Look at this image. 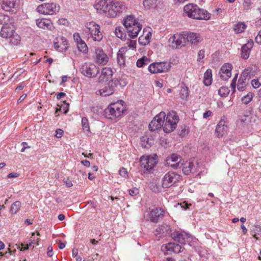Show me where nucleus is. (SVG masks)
Wrapping results in <instances>:
<instances>
[{
    "mask_svg": "<svg viewBox=\"0 0 261 261\" xmlns=\"http://www.w3.org/2000/svg\"><path fill=\"white\" fill-rule=\"evenodd\" d=\"M183 16L197 20H209L211 14L206 10L200 9L194 4L189 3L186 5L183 8Z\"/></svg>",
    "mask_w": 261,
    "mask_h": 261,
    "instance_id": "f257e3e1",
    "label": "nucleus"
},
{
    "mask_svg": "<svg viewBox=\"0 0 261 261\" xmlns=\"http://www.w3.org/2000/svg\"><path fill=\"white\" fill-rule=\"evenodd\" d=\"M123 101L119 100L115 103H112L104 111V116L107 119L115 120L123 114L125 111L123 105Z\"/></svg>",
    "mask_w": 261,
    "mask_h": 261,
    "instance_id": "f03ea898",
    "label": "nucleus"
},
{
    "mask_svg": "<svg viewBox=\"0 0 261 261\" xmlns=\"http://www.w3.org/2000/svg\"><path fill=\"white\" fill-rule=\"evenodd\" d=\"M123 25L125 27L128 35L132 38L138 36L141 30L142 25L133 15L127 16L123 20Z\"/></svg>",
    "mask_w": 261,
    "mask_h": 261,
    "instance_id": "7ed1b4c3",
    "label": "nucleus"
},
{
    "mask_svg": "<svg viewBox=\"0 0 261 261\" xmlns=\"http://www.w3.org/2000/svg\"><path fill=\"white\" fill-rule=\"evenodd\" d=\"M158 162L157 155H143L140 159V166L144 173H150Z\"/></svg>",
    "mask_w": 261,
    "mask_h": 261,
    "instance_id": "20e7f679",
    "label": "nucleus"
},
{
    "mask_svg": "<svg viewBox=\"0 0 261 261\" xmlns=\"http://www.w3.org/2000/svg\"><path fill=\"white\" fill-rule=\"evenodd\" d=\"M179 117L175 111L169 112L165 118L163 130L166 133L173 132L177 127Z\"/></svg>",
    "mask_w": 261,
    "mask_h": 261,
    "instance_id": "39448f33",
    "label": "nucleus"
},
{
    "mask_svg": "<svg viewBox=\"0 0 261 261\" xmlns=\"http://www.w3.org/2000/svg\"><path fill=\"white\" fill-rule=\"evenodd\" d=\"M85 32L88 34L94 41L99 42L103 36L100 31V26L93 21L86 23Z\"/></svg>",
    "mask_w": 261,
    "mask_h": 261,
    "instance_id": "423d86ee",
    "label": "nucleus"
},
{
    "mask_svg": "<svg viewBox=\"0 0 261 261\" xmlns=\"http://www.w3.org/2000/svg\"><path fill=\"white\" fill-rule=\"evenodd\" d=\"M119 83V81L117 79H112L107 85L96 91V94L102 97L112 95L116 91V88Z\"/></svg>",
    "mask_w": 261,
    "mask_h": 261,
    "instance_id": "0eeeda50",
    "label": "nucleus"
},
{
    "mask_svg": "<svg viewBox=\"0 0 261 261\" xmlns=\"http://www.w3.org/2000/svg\"><path fill=\"white\" fill-rule=\"evenodd\" d=\"M171 67L170 63L166 61L153 62L149 65L148 70L153 74L165 73L168 72Z\"/></svg>",
    "mask_w": 261,
    "mask_h": 261,
    "instance_id": "6e6552de",
    "label": "nucleus"
},
{
    "mask_svg": "<svg viewBox=\"0 0 261 261\" xmlns=\"http://www.w3.org/2000/svg\"><path fill=\"white\" fill-rule=\"evenodd\" d=\"M80 71L85 76L93 78L98 73L99 68L94 64L85 63L81 65Z\"/></svg>",
    "mask_w": 261,
    "mask_h": 261,
    "instance_id": "1a4fd4ad",
    "label": "nucleus"
},
{
    "mask_svg": "<svg viewBox=\"0 0 261 261\" xmlns=\"http://www.w3.org/2000/svg\"><path fill=\"white\" fill-rule=\"evenodd\" d=\"M60 10V6L56 4L44 3L39 5L37 11L40 14L44 15H54L57 13Z\"/></svg>",
    "mask_w": 261,
    "mask_h": 261,
    "instance_id": "9d476101",
    "label": "nucleus"
},
{
    "mask_svg": "<svg viewBox=\"0 0 261 261\" xmlns=\"http://www.w3.org/2000/svg\"><path fill=\"white\" fill-rule=\"evenodd\" d=\"M180 175L174 172H169L165 174L162 179V185L163 188H168L179 181Z\"/></svg>",
    "mask_w": 261,
    "mask_h": 261,
    "instance_id": "9b49d317",
    "label": "nucleus"
},
{
    "mask_svg": "<svg viewBox=\"0 0 261 261\" xmlns=\"http://www.w3.org/2000/svg\"><path fill=\"white\" fill-rule=\"evenodd\" d=\"M109 17H115L118 14L122 13L126 10V7L123 2L116 1L114 2L111 0Z\"/></svg>",
    "mask_w": 261,
    "mask_h": 261,
    "instance_id": "f8f14e48",
    "label": "nucleus"
},
{
    "mask_svg": "<svg viewBox=\"0 0 261 261\" xmlns=\"http://www.w3.org/2000/svg\"><path fill=\"white\" fill-rule=\"evenodd\" d=\"M165 117V113L164 112H160L150 122L149 124V129L151 131H155L160 129L161 127L163 128Z\"/></svg>",
    "mask_w": 261,
    "mask_h": 261,
    "instance_id": "ddd939ff",
    "label": "nucleus"
},
{
    "mask_svg": "<svg viewBox=\"0 0 261 261\" xmlns=\"http://www.w3.org/2000/svg\"><path fill=\"white\" fill-rule=\"evenodd\" d=\"M110 5L111 0H97L94 7L98 13L108 17Z\"/></svg>",
    "mask_w": 261,
    "mask_h": 261,
    "instance_id": "4468645a",
    "label": "nucleus"
},
{
    "mask_svg": "<svg viewBox=\"0 0 261 261\" xmlns=\"http://www.w3.org/2000/svg\"><path fill=\"white\" fill-rule=\"evenodd\" d=\"M173 240L181 245L190 243L192 240L191 236L185 232L174 231L172 234Z\"/></svg>",
    "mask_w": 261,
    "mask_h": 261,
    "instance_id": "2eb2a0df",
    "label": "nucleus"
},
{
    "mask_svg": "<svg viewBox=\"0 0 261 261\" xmlns=\"http://www.w3.org/2000/svg\"><path fill=\"white\" fill-rule=\"evenodd\" d=\"M54 46L57 51L63 52L66 51L68 48V43L65 37L58 36L54 41Z\"/></svg>",
    "mask_w": 261,
    "mask_h": 261,
    "instance_id": "dca6fc26",
    "label": "nucleus"
},
{
    "mask_svg": "<svg viewBox=\"0 0 261 261\" xmlns=\"http://www.w3.org/2000/svg\"><path fill=\"white\" fill-rule=\"evenodd\" d=\"M1 8L6 12H15L18 7V0H3L1 4Z\"/></svg>",
    "mask_w": 261,
    "mask_h": 261,
    "instance_id": "f3484780",
    "label": "nucleus"
},
{
    "mask_svg": "<svg viewBox=\"0 0 261 261\" xmlns=\"http://www.w3.org/2000/svg\"><path fill=\"white\" fill-rule=\"evenodd\" d=\"M109 60L108 56L104 53L102 49L100 48L95 49L94 61L99 65H106Z\"/></svg>",
    "mask_w": 261,
    "mask_h": 261,
    "instance_id": "a211bd4d",
    "label": "nucleus"
},
{
    "mask_svg": "<svg viewBox=\"0 0 261 261\" xmlns=\"http://www.w3.org/2000/svg\"><path fill=\"white\" fill-rule=\"evenodd\" d=\"M169 42L171 43V46L174 48H178L179 46H184L186 43L184 34H175L169 38Z\"/></svg>",
    "mask_w": 261,
    "mask_h": 261,
    "instance_id": "6ab92c4d",
    "label": "nucleus"
},
{
    "mask_svg": "<svg viewBox=\"0 0 261 261\" xmlns=\"http://www.w3.org/2000/svg\"><path fill=\"white\" fill-rule=\"evenodd\" d=\"M232 65L229 63H225L221 67L219 74L222 80L227 81L231 76Z\"/></svg>",
    "mask_w": 261,
    "mask_h": 261,
    "instance_id": "aec40b11",
    "label": "nucleus"
},
{
    "mask_svg": "<svg viewBox=\"0 0 261 261\" xmlns=\"http://www.w3.org/2000/svg\"><path fill=\"white\" fill-rule=\"evenodd\" d=\"M13 24L14 21L13 23H10V24H5V25H3L0 31L1 37L6 39L8 38L9 37H11L15 32Z\"/></svg>",
    "mask_w": 261,
    "mask_h": 261,
    "instance_id": "412c9836",
    "label": "nucleus"
},
{
    "mask_svg": "<svg viewBox=\"0 0 261 261\" xmlns=\"http://www.w3.org/2000/svg\"><path fill=\"white\" fill-rule=\"evenodd\" d=\"M164 211L161 208L152 209L149 214V218L152 222L156 223L164 216Z\"/></svg>",
    "mask_w": 261,
    "mask_h": 261,
    "instance_id": "4be33fe9",
    "label": "nucleus"
},
{
    "mask_svg": "<svg viewBox=\"0 0 261 261\" xmlns=\"http://www.w3.org/2000/svg\"><path fill=\"white\" fill-rule=\"evenodd\" d=\"M36 23L39 28L51 31L53 27V24L50 19L46 18H39L36 20Z\"/></svg>",
    "mask_w": 261,
    "mask_h": 261,
    "instance_id": "5701e85b",
    "label": "nucleus"
},
{
    "mask_svg": "<svg viewBox=\"0 0 261 261\" xmlns=\"http://www.w3.org/2000/svg\"><path fill=\"white\" fill-rule=\"evenodd\" d=\"M254 42L252 40H250L247 43L242 47L241 57L244 59H247L249 58L251 49L253 47Z\"/></svg>",
    "mask_w": 261,
    "mask_h": 261,
    "instance_id": "b1692460",
    "label": "nucleus"
},
{
    "mask_svg": "<svg viewBox=\"0 0 261 261\" xmlns=\"http://www.w3.org/2000/svg\"><path fill=\"white\" fill-rule=\"evenodd\" d=\"M253 117L250 111H246L244 114L240 115L239 119L242 124L248 125L252 122H255V119H253Z\"/></svg>",
    "mask_w": 261,
    "mask_h": 261,
    "instance_id": "393cba45",
    "label": "nucleus"
},
{
    "mask_svg": "<svg viewBox=\"0 0 261 261\" xmlns=\"http://www.w3.org/2000/svg\"><path fill=\"white\" fill-rule=\"evenodd\" d=\"M227 127L225 124V121L221 119L219 122L215 129V133L217 137L218 138L222 137L226 132Z\"/></svg>",
    "mask_w": 261,
    "mask_h": 261,
    "instance_id": "a878e982",
    "label": "nucleus"
},
{
    "mask_svg": "<svg viewBox=\"0 0 261 261\" xmlns=\"http://www.w3.org/2000/svg\"><path fill=\"white\" fill-rule=\"evenodd\" d=\"M185 40L190 42L191 43H195L201 41V37L199 34L193 32H189L184 34Z\"/></svg>",
    "mask_w": 261,
    "mask_h": 261,
    "instance_id": "bb28decb",
    "label": "nucleus"
},
{
    "mask_svg": "<svg viewBox=\"0 0 261 261\" xmlns=\"http://www.w3.org/2000/svg\"><path fill=\"white\" fill-rule=\"evenodd\" d=\"M182 170L185 175H189L196 171V166L192 162H186L184 164Z\"/></svg>",
    "mask_w": 261,
    "mask_h": 261,
    "instance_id": "cd10ccee",
    "label": "nucleus"
},
{
    "mask_svg": "<svg viewBox=\"0 0 261 261\" xmlns=\"http://www.w3.org/2000/svg\"><path fill=\"white\" fill-rule=\"evenodd\" d=\"M127 50V47H122L117 53V62L120 66H124L125 65V59L124 55Z\"/></svg>",
    "mask_w": 261,
    "mask_h": 261,
    "instance_id": "c85d7f7f",
    "label": "nucleus"
},
{
    "mask_svg": "<svg viewBox=\"0 0 261 261\" xmlns=\"http://www.w3.org/2000/svg\"><path fill=\"white\" fill-rule=\"evenodd\" d=\"M113 75L112 70L110 68L104 67L102 69L101 73L99 77V81L109 80Z\"/></svg>",
    "mask_w": 261,
    "mask_h": 261,
    "instance_id": "c756f323",
    "label": "nucleus"
},
{
    "mask_svg": "<svg viewBox=\"0 0 261 261\" xmlns=\"http://www.w3.org/2000/svg\"><path fill=\"white\" fill-rule=\"evenodd\" d=\"M165 249L168 251H172L175 253H178L181 251V245L175 243H169L166 244Z\"/></svg>",
    "mask_w": 261,
    "mask_h": 261,
    "instance_id": "7c9ffc66",
    "label": "nucleus"
},
{
    "mask_svg": "<svg viewBox=\"0 0 261 261\" xmlns=\"http://www.w3.org/2000/svg\"><path fill=\"white\" fill-rule=\"evenodd\" d=\"M179 97L182 100H187L189 95V88L185 84H182L180 87Z\"/></svg>",
    "mask_w": 261,
    "mask_h": 261,
    "instance_id": "2f4dec72",
    "label": "nucleus"
},
{
    "mask_svg": "<svg viewBox=\"0 0 261 261\" xmlns=\"http://www.w3.org/2000/svg\"><path fill=\"white\" fill-rule=\"evenodd\" d=\"M170 226L167 224H163L160 226L155 230V234L164 235V234H169L170 233Z\"/></svg>",
    "mask_w": 261,
    "mask_h": 261,
    "instance_id": "473e14b6",
    "label": "nucleus"
},
{
    "mask_svg": "<svg viewBox=\"0 0 261 261\" xmlns=\"http://www.w3.org/2000/svg\"><path fill=\"white\" fill-rule=\"evenodd\" d=\"M212 71L211 69H208L204 74L203 83L206 86H208L212 84Z\"/></svg>",
    "mask_w": 261,
    "mask_h": 261,
    "instance_id": "72a5a7b5",
    "label": "nucleus"
},
{
    "mask_svg": "<svg viewBox=\"0 0 261 261\" xmlns=\"http://www.w3.org/2000/svg\"><path fill=\"white\" fill-rule=\"evenodd\" d=\"M8 39H9V44L13 46L17 45L21 41L20 36L15 32L11 37H9Z\"/></svg>",
    "mask_w": 261,
    "mask_h": 261,
    "instance_id": "f704fd0d",
    "label": "nucleus"
},
{
    "mask_svg": "<svg viewBox=\"0 0 261 261\" xmlns=\"http://www.w3.org/2000/svg\"><path fill=\"white\" fill-rule=\"evenodd\" d=\"M13 19L12 18H10V17L7 14L0 12V24L5 25V24H10V23H13Z\"/></svg>",
    "mask_w": 261,
    "mask_h": 261,
    "instance_id": "c9c22d12",
    "label": "nucleus"
},
{
    "mask_svg": "<svg viewBox=\"0 0 261 261\" xmlns=\"http://www.w3.org/2000/svg\"><path fill=\"white\" fill-rule=\"evenodd\" d=\"M151 37V34L150 32L148 33L145 36H140L138 40L139 44L143 45H147L150 42Z\"/></svg>",
    "mask_w": 261,
    "mask_h": 261,
    "instance_id": "e433bc0d",
    "label": "nucleus"
},
{
    "mask_svg": "<svg viewBox=\"0 0 261 261\" xmlns=\"http://www.w3.org/2000/svg\"><path fill=\"white\" fill-rule=\"evenodd\" d=\"M246 28V25L244 22H239L233 27V30L236 33H241L244 31Z\"/></svg>",
    "mask_w": 261,
    "mask_h": 261,
    "instance_id": "4c0bfd02",
    "label": "nucleus"
},
{
    "mask_svg": "<svg viewBox=\"0 0 261 261\" xmlns=\"http://www.w3.org/2000/svg\"><path fill=\"white\" fill-rule=\"evenodd\" d=\"M171 161L174 162L175 163L176 162L179 163V166L180 162L181 161V157L175 153H173L170 156L167 158L166 162L167 163V164H170V162H171Z\"/></svg>",
    "mask_w": 261,
    "mask_h": 261,
    "instance_id": "58836bf2",
    "label": "nucleus"
},
{
    "mask_svg": "<svg viewBox=\"0 0 261 261\" xmlns=\"http://www.w3.org/2000/svg\"><path fill=\"white\" fill-rule=\"evenodd\" d=\"M20 207L21 202L19 201H16L11 204L10 212L12 214H15L18 212Z\"/></svg>",
    "mask_w": 261,
    "mask_h": 261,
    "instance_id": "ea45409f",
    "label": "nucleus"
},
{
    "mask_svg": "<svg viewBox=\"0 0 261 261\" xmlns=\"http://www.w3.org/2000/svg\"><path fill=\"white\" fill-rule=\"evenodd\" d=\"M246 78L241 76L239 80L237 85L238 89L240 91H243L245 89L246 86Z\"/></svg>",
    "mask_w": 261,
    "mask_h": 261,
    "instance_id": "a19ab883",
    "label": "nucleus"
},
{
    "mask_svg": "<svg viewBox=\"0 0 261 261\" xmlns=\"http://www.w3.org/2000/svg\"><path fill=\"white\" fill-rule=\"evenodd\" d=\"M150 62V60L146 57H143L138 59L137 61L136 65L138 67H143L144 65H148Z\"/></svg>",
    "mask_w": 261,
    "mask_h": 261,
    "instance_id": "79ce46f5",
    "label": "nucleus"
},
{
    "mask_svg": "<svg viewBox=\"0 0 261 261\" xmlns=\"http://www.w3.org/2000/svg\"><path fill=\"white\" fill-rule=\"evenodd\" d=\"M77 47L80 52L87 53L88 52V47L84 40H82L76 44Z\"/></svg>",
    "mask_w": 261,
    "mask_h": 261,
    "instance_id": "37998d69",
    "label": "nucleus"
},
{
    "mask_svg": "<svg viewBox=\"0 0 261 261\" xmlns=\"http://www.w3.org/2000/svg\"><path fill=\"white\" fill-rule=\"evenodd\" d=\"M115 33L116 34V36L121 39H123L125 38V34L123 32V29L121 27H117L115 28Z\"/></svg>",
    "mask_w": 261,
    "mask_h": 261,
    "instance_id": "c03bdc74",
    "label": "nucleus"
},
{
    "mask_svg": "<svg viewBox=\"0 0 261 261\" xmlns=\"http://www.w3.org/2000/svg\"><path fill=\"white\" fill-rule=\"evenodd\" d=\"M229 91L227 87L222 86L218 90V93L221 97H226L229 94Z\"/></svg>",
    "mask_w": 261,
    "mask_h": 261,
    "instance_id": "a18cd8bd",
    "label": "nucleus"
},
{
    "mask_svg": "<svg viewBox=\"0 0 261 261\" xmlns=\"http://www.w3.org/2000/svg\"><path fill=\"white\" fill-rule=\"evenodd\" d=\"M253 94L252 93H248L247 95L244 96L242 98V101L243 103L247 105L252 99Z\"/></svg>",
    "mask_w": 261,
    "mask_h": 261,
    "instance_id": "49530a36",
    "label": "nucleus"
},
{
    "mask_svg": "<svg viewBox=\"0 0 261 261\" xmlns=\"http://www.w3.org/2000/svg\"><path fill=\"white\" fill-rule=\"evenodd\" d=\"M205 56V51L204 49L200 50L198 53V58L197 61L198 64H203L204 61H203V58Z\"/></svg>",
    "mask_w": 261,
    "mask_h": 261,
    "instance_id": "de8ad7c7",
    "label": "nucleus"
},
{
    "mask_svg": "<svg viewBox=\"0 0 261 261\" xmlns=\"http://www.w3.org/2000/svg\"><path fill=\"white\" fill-rule=\"evenodd\" d=\"M251 84L254 88H257L261 85V76L251 81Z\"/></svg>",
    "mask_w": 261,
    "mask_h": 261,
    "instance_id": "09e8293b",
    "label": "nucleus"
},
{
    "mask_svg": "<svg viewBox=\"0 0 261 261\" xmlns=\"http://www.w3.org/2000/svg\"><path fill=\"white\" fill-rule=\"evenodd\" d=\"M82 126H83L84 130H85V131H89L90 130V127L89 126L88 120L86 118L84 117L82 118Z\"/></svg>",
    "mask_w": 261,
    "mask_h": 261,
    "instance_id": "8fccbe9b",
    "label": "nucleus"
},
{
    "mask_svg": "<svg viewBox=\"0 0 261 261\" xmlns=\"http://www.w3.org/2000/svg\"><path fill=\"white\" fill-rule=\"evenodd\" d=\"M156 3L155 0H144L143 5L146 8H149Z\"/></svg>",
    "mask_w": 261,
    "mask_h": 261,
    "instance_id": "3c124183",
    "label": "nucleus"
},
{
    "mask_svg": "<svg viewBox=\"0 0 261 261\" xmlns=\"http://www.w3.org/2000/svg\"><path fill=\"white\" fill-rule=\"evenodd\" d=\"M251 233H254L261 236V226L260 225H255L251 230Z\"/></svg>",
    "mask_w": 261,
    "mask_h": 261,
    "instance_id": "603ef678",
    "label": "nucleus"
},
{
    "mask_svg": "<svg viewBox=\"0 0 261 261\" xmlns=\"http://www.w3.org/2000/svg\"><path fill=\"white\" fill-rule=\"evenodd\" d=\"M251 0H244L243 7L245 10H248L251 8Z\"/></svg>",
    "mask_w": 261,
    "mask_h": 261,
    "instance_id": "864d4df0",
    "label": "nucleus"
},
{
    "mask_svg": "<svg viewBox=\"0 0 261 261\" xmlns=\"http://www.w3.org/2000/svg\"><path fill=\"white\" fill-rule=\"evenodd\" d=\"M128 193L130 196H136L139 193V190L137 188H133L128 190Z\"/></svg>",
    "mask_w": 261,
    "mask_h": 261,
    "instance_id": "5fc2aeb1",
    "label": "nucleus"
},
{
    "mask_svg": "<svg viewBox=\"0 0 261 261\" xmlns=\"http://www.w3.org/2000/svg\"><path fill=\"white\" fill-rule=\"evenodd\" d=\"M73 37L74 41L76 43V44H77V43H79L83 40L81 39L79 33H74L73 35Z\"/></svg>",
    "mask_w": 261,
    "mask_h": 261,
    "instance_id": "6e6d98bb",
    "label": "nucleus"
},
{
    "mask_svg": "<svg viewBox=\"0 0 261 261\" xmlns=\"http://www.w3.org/2000/svg\"><path fill=\"white\" fill-rule=\"evenodd\" d=\"M119 174L123 177H126L127 175V170L123 167L121 168L119 170Z\"/></svg>",
    "mask_w": 261,
    "mask_h": 261,
    "instance_id": "4d7b16f0",
    "label": "nucleus"
},
{
    "mask_svg": "<svg viewBox=\"0 0 261 261\" xmlns=\"http://www.w3.org/2000/svg\"><path fill=\"white\" fill-rule=\"evenodd\" d=\"M166 165L167 166L171 167L174 169H177L179 167V163L176 162L175 163L174 162L171 161V162H170V164H167V163L166 162Z\"/></svg>",
    "mask_w": 261,
    "mask_h": 261,
    "instance_id": "13d9d810",
    "label": "nucleus"
},
{
    "mask_svg": "<svg viewBox=\"0 0 261 261\" xmlns=\"http://www.w3.org/2000/svg\"><path fill=\"white\" fill-rule=\"evenodd\" d=\"M127 47L132 49L136 48V42L133 40H129V42L127 43Z\"/></svg>",
    "mask_w": 261,
    "mask_h": 261,
    "instance_id": "bf43d9fd",
    "label": "nucleus"
},
{
    "mask_svg": "<svg viewBox=\"0 0 261 261\" xmlns=\"http://www.w3.org/2000/svg\"><path fill=\"white\" fill-rule=\"evenodd\" d=\"M47 255L48 257H52L54 255L53 248L51 245L47 247Z\"/></svg>",
    "mask_w": 261,
    "mask_h": 261,
    "instance_id": "052dcab7",
    "label": "nucleus"
},
{
    "mask_svg": "<svg viewBox=\"0 0 261 261\" xmlns=\"http://www.w3.org/2000/svg\"><path fill=\"white\" fill-rule=\"evenodd\" d=\"M63 134V130L61 129H57L56 130V135L55 136L57 138H61Z\"/></svg>",
    "mask_w": 261,
    "mask_h": 261,
    "instance_id": "680f3d73",
    "label": "nucleus"
},
{
    "mask_svg": "<svg viewBox=\"0 0 261 261\" xmlns=\"http://www.w3.org/2000/svg\"><path fill=\"white\" fill-rule=\"evenodd\" d=\"M32 243H35V242H32V243H30L29 244H27L25 246H24V245L22 243H21V248L20 249V250L21 251H25V250L29 249V247L32 246Z\"/></svg>",
    "mask_w": 261,
    "mask_h": 261,
    "instance_id": "e2e57ef3",
    "label": "nucleus"
},
{
    "mask_svg": "<svg viewBox=\"0 0 261 261\" xmlns=\"http://www.w3.org/2000/svg\"><path fill=\"white\" fill-rule=\"evenodd\" d=\"M255 40L257 44H261V30L259 31L258 35L255 38Z\"/></svg>",
    "mask_w": 261,
    "mask_h": 261,
    "instance_id": "0e129e2a",
    "label": "nucleus"
},
{
    "mask_svg": "<svg viewBox=\"0 0 261 261\" xmlns=\"http://www.w3.org/2000/svg\"><path fill=\"white\" fill-rule=\"evenodd\" d=\"M18 176H19V174L17 173H16V172L10 173L7 175V177L10 178H15V177H17Z\"/></svg>",
    "mask_w": 261,
    "mask_h": 261,
    "instance_id": "69168bd1",
    "label": "nucleus"
},
{
    "mask_svg": "<svg viewBox=\"0 0 261 261\" xmlns=\"http://www.w3.org/2000/svg\"><path fill=\"white\" fill-rule=\"evenodd\" d=\"M212 115V112L210 111H207L204 112L203 114V117L204 118H207L208 117L211 116Z\"/></svg>",
    "mask_w": 261,
    "mask_h": 261,
    "instance_id": "338daca9",
    "label": "nucleus"
},
{
    "mask_svg": "<svg viewBox=\"0 0 261 261\" xmlns=\"http://www.w3.org/2000/svg\"><path fill=\"white\" fill-rule=\"evenodd\" d=\"M82 164L86 167H89L90 166V163L89 161L85 160L82 161Z\"/></svg>",
    "mask_w": 261,
    "mask_h": 261,
    "instance_id": "774afa93",
    "label": "nucleus"
}]
</instances>
